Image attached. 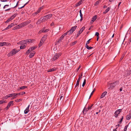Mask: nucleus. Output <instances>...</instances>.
Wrapping results in <instances>:
<instances>
[{
  "mask_svg": "<svg viewBox=\"0 0 131 131\" xmlns=\"http://www.w3.org/2000/svg\"><path fill=\"white\" fill-rule=\"evenodd\" d=\"M118 110V112H119V113H120L122 111V109H119L118 110Z\"/></svg>",
  "mask_w": 131,
  "mask_h": 131,
  "instance_id": "680f3d73",
  "label": "nucleus"
},
{
  "mask_svg": "<svg viewBox=\"0 0 131 131\" xmlns=\"http://www.w3.org/2000/svg\"><path fill=\"white\" fill-rule=\"evenodd\" d=\"M81 19H80V21H82V20H83V17H81Z\"/></svg>",
  "mask_w": 131,
  "mask_h": 131,
  "instance_id": "338daca9",
  "label": "nucleus"
},
{
  "mask_svg": "<svg viewBox=\"0 0 131 131\" xmlns=\"http://www.w3.org/2000/svg\"><path fill=\"white\" fill-rule=\"evenodd\" d=\"M27 87L26 86H23L20 87V89L21 90H23L25 89V88H26Z\"/></svg>",
  "mask_w": 131,
  "mask_h": 131,
  "instance_id": "bb28decb",
  "label": "nucleus"
},
{
  "mask_svg": "<svg viewBox=\"0 0 131 131\" xmlns=\"http://www.w3.org/2000/svg\"><path fill=\"white\" fill-rule=\"evenodd\" d=\"M82 0H81L79 2H78L76 4V6H78L82 4Z\"/></svg>",
  "mask_w": 131,
  "mask_h": 131,
  "instance_id": "a211bd4d",
  "label": "nucleus"
},
{
  "mask_svg": "<svg viewBox=\"0 0 131 131\" xmlns=\"http://www.w3.org/2000/svg\"><path fill=\"white\" fill-rule=\"evenodd\" d=\"M43 37L41 39L40 43L39 44V46L40 47L41 46L43 43V40H45L43 39Z\"/></svg>",
  "mask_w": 131,
  "mask_h": 131,
  "instance_id": "4468645a",
  "label": "nucleus"
},
{
  "mask_svg": "<svg viewBox=\"0 0 131 131\" xmlns=\"http://www.w3.org/2000/svg\"><path fill=\"white\" fill-rule=\"evenodd\" d=\"M20 93H21V95H23L24 94H25V92H20Z\"/></svg>",
  "mask_w": 131,
  "mask_h": 131,
  "instance_id": "3c124183",
  "label": "nucleus"
},
{
  "mask_svg": "<svg viewBox=\"0 0 131 131\" xmlns=\"http://www.w3.org/2000/svg\"><path fill=\"white\" fill-rule=\"evenodd\" d=\"M23 25V26H25L27 25V22L26 21H25L23 23H22Z\"/></svg>",
  "mask_w": 131,
  "mask_h": 131,
  "instance_id": "f704fd0d",
  "label": "nucleus"
},
{
  "mask_svg": "<svg viewBox=\"0 0 131 131\" xmlns=\"http://www.w3.org/2000/svg\"><path fill=\"white\" fill-rule=\"evenodd\" d=\"M77 27V26H74L72 27L70 30L68 31V32L71 34L76 29Z\"/></svg>",
  "mask_w": 131,
  "mask_h": 131,
  "instance_id": "1a4fd4ad",
  "label": "nucleus"
},
{
  "mask_svg": "<svg viewBox=\"0 0 131 131\" xmlns=\"http://www.w3.org/2000/svg\"><path fill=\"white\" fill-rule=\"evenodd\" d=\"M22 100V99H17V100H15V101L16 102H19Z\"/></svg>",
  "mask_w": 131,
  "mask_h": 131,
  "instance_id": "c9c22d12",
  "label": "nucleus"
},
{
  "mask_svg": "<svg viewBox=\"0 0 131 131\" xmlns=\"http://www.w3.org/2000/svg\"><path fill=\"white\" fill-rule=\"evenodd\" d=\"M17 14L16 13L15 14L12 16L6 21L5 22V23H8L9 22L13 20L15 17H16Z\"/></svg>",
  "mask_w": 131,
  "mask_h": 131,
  "instance_id": "0eeeda50",
  "label": "nucleus"
},
{
  "mask_svg": "<svg viewBox=\"0 0 131 131\" xmlns=\"http://www.w3.org/2000/svg\"><path fill=\"white\" fill-rule=\"evenodd\" d=\"M99 34L98 32H96L95 35L97 36V37L99 36Z\"/></svg>",
  "mask_w": 131,
  "mask_h": 131,
  "instance_id": "c03bdc74",
  "label": "nucleus"
},
{
  "mask_svg": "<svg viewBox=\"0 0 131 131\" xmlns=\"http://www.w3.org/2000/svg\"><path fill=\"white\" fill-rule=\"evenodd\" d=\"M91 39H89L86 42V43L85 46H86V45H88V44L90 42V40Z\"/></svg>",
  "mask_w": 131,
  "mask_h": 131,
  "instance_id": "a19ab883",
  "label": "nucleus"
},
{
  "mask_svg": "<svg viewBox=\"0 0 131 131\" xmlns=\"http://www.w3.org/2000/svg\"><path fill=\"white\" fill-rule=\"evenodd\" d=\"M4 46V45H3V42H0V46Z\"/></svg>",
  "mask_w": 131,
  "mask_h": 131,
  "instance_id": "864d4df0",
  "label": "nucleus"
},
{
  "mask_svg": "<svg viewBox=\"0 0 131 131\" xmlns=\"http://www.w3.org/2000/svg\"><path fill=\"white\" fill-rule=\"evenodd\" d=\"M86 84V82H83V83L82 84V86L83 87Z\"/></svg>",
  "mask_w": 131,
  "mask_h": 131,
  "instance_id": "13d9d810",
  "label": "nucleus"
},
{
  "mask_svg": "<svg viewBox=\"0 0 131 131\" xmlns=\"http://www.w3.org/2000/svg\"><path fill=\"white\" fill-rule=\"evenodd\" d=\"M52 14H50L44 16L43 18H41L38 21L40 23L45 21L48 19H49L52 16Z\"/></svg>",
  "mask_w": 131,
  "mask_h": 131,
  "instance_id": "f257e3e1",
  "label": "nucleus"
},
{
  "mask_svg": "<svg viewBox=\"0 0 131 131\" xmlns=\"http://www.w3.org/2000/svg\"><path fill=\"white\" fill-rule=\"evenodd\" d=\"M63 96H61L60 97V100H61L62 99H63Z\"/></svg>",
  "mask_w": 131,
  "mask_h": 131,
  "instance_id": "052dcab7",
  "label": "nucleus"
},
{
  "mask_svg": "<svg viewBox=\"0 0 131 131\" xmlns=\"http://www.w3.org/2000/svg\"><path fill=\"white\" fill-rule=\"evenodd\" d=\"M95 91V89H94V90L92 91V92L91 93V95H92L93 94V93Z\"/></svg>",
  "mask_w": 131,
  "mask_h": 131,
  "instance_id": "5fc2aeb1",
  "label": "nucleus"
},
{
  "mask_svg": "<svg viewBox=\"0 0 131 131\" xmlns=\"http://www.w3.org/2000/svg\"><path fill=\"white\" fill-rule=\"evenodd\" d=\"M19 51L18 50H17L15 49H13L9 53L7 54L8 57H11L16 54Z\"/></svg>",
  "mask_w": 131,
  "mask_h": 131,
  "instance_id": "7ed1b4c3",
  "label": "nucleus"
},
{
  "mask_svg": "<svg viewBox=\"0 0 131 131\" xmlns=\"http://www.w3.org/2000/svg\"><path fill=\"white\" fill-rule=\"evenodd\" d=\"M56 70V69L54 68H52L48 70V72H50Z\"/></svg>",
  "mask_w": 131,
  "mask_h": 131,
  "instance_id": "412c9836",
  "label": "nucleus"
},
{
  "mask_svg": "<svg viewBox=\"0 0 131 131\" xmlns=\"http://www.w3.org/2000/svg\"><path fill=\"white\" fill-rule=\"evenodd\" d=\"M124 56H123L121 57V58H120V59L119 60L120 61H121L122 60V59L124 58Z\"/></svg>",
  "mask_w": 131,
  "mask_h": 131,
  "instance_id": "de8ad7c7",
  "label": "nucleus"
},
{
  "mask_svg": "<svg viewBox=\"0 0 131 131\" xmlns=\"http://www.w3.org/2000/svg\"><path fill=\"white\" fill-rule=\"evenodd\" d=\"M116 85V82H108V86L109 89H113Z\"/></svg>",
  "mask_w": 131,
  "mask_h": 131,
  "instance_id": "20e7f679",
  "label": "nucleus"
},
{
  "mask_svg": "<svg viewBox=\"0 0 131 131\" xmlns=\"http://www.w3.org/2000/svg\"><path fill=\"white\" fill-rule=\"evenodd\" d=\"M126 76H127L130 75L131 74V70H129V71L126 72Z\"/></svg>",
  "mask_w": 131,
  "mask_h": 131,
  "instance_id": "6ab92c4d",
  "label": "nucleus"
},
{
  "mask_svg": "<svg viewBox=\"0 0 131 131\" xmlns=\"http://www.w3.org/2000/svg\"><path fill=\"white\" fill-rule=\"evenodd\" d=\"M11 9V8H9L8 9H5V11L7 12V11H8L10 10Z\"/></svg>",
  "mask_w": 131,
  "mask_h": 131,
  "instance_id": "8fccbe9b",
  "label": "nucleus"
},
{
  "mask_svg": "<svg viewBox=\"0 0 131 131\" xmlns=\"http://www.w3.org/2000/svg\"><path fill=\"white\" fill-rule=\"evenodd\" d=\"M9 6V5H4L3 7V8L4 9L6 7H8Z\"/></svg>",
  "mask_w": 131,
  "mask_h": 131,
  "instance_id": "49530a36",
  "label": "nucleus"
},
{
  "mask_svg": "<svg viewBox=\"0 0 131 131\" xmlns=\"http://www.w3.org/2000/svg\"><path fill=\"white\" fill-rule=\"evenodd\" d=\"M35 53H31L29 55V57L30 58H31L32 57L34 56Z\"/></svg>",
  "mask_w": 131,
  "mask_h": 131,
  "instance_id": "a878e982",
  "label": "nucleus"
},
{
  "mask_svg": "<svg viewBox=\"0 0 131 131\" xmlns=\"http://www.w3.org/2000/svg\"><path fill=\"white\" fill-rule=\"evenodd\" d=\"M26 21L27 22V25H28L30 23V22H31V21L30 20H29L28 21Z\"/></svg>",
  "mask_w": 131,
  "mask_h": 131,
  "instance_id": "6e6d98bb",
  "label": "nucleus"
},
{
  "mask_svg": "<svg viewBox=\"0 0 131 131\" xmlns=\"http://www.w3.org/2000/svg\"><path fill=\"white\" fill-rule=\"evenodd\" d=\"M29 106L30 105H29L26 108V110H25L24 111V113L25 114H27L28 112Z\"/></svg>",
  "mask_w": 131,
  "mask_h": 131,
  "instance_id": "2eb2a0df",
  "label": "nucleus"
},
{
  "mask_svg": "<svg viewBox=\"0 0 131 131\" xmlns=\"http://www.w3.org/2000/svg\"><path fill=\"white\" fill-rule=\"evenodd\" d=\"M42 9V7H40V8H39L38 10H39L40 11V10Z\"/></svg>",
  "mask_w": 131,
  "mask_h": 131,
  "instance_id": "e2e57ef3",
  "label": "nucleus"
},
{
  "mask_svg": "<svg viewBox=\"0 0 131 131\" xmlns=\"http://www.w3.org/2000/svg\"><path fill=\"white\" fill-rule=\"evenodd\" d=\"M49 30L48 29H45V28H43L42 30L40 31L39 32V33L40 34L42 32H48L49 31Z\"/></svg>",
  "mask_w": 131,
  "mask_h": 131,
  "instance_id": "9b49d317",
  "label": "nucleus"
},
{
  "mask_svg": "<svg viewBox=\"0 0 131 131\" xmlns=\"http://www.w3.org/2000/svg\"><path fill=\"white\" fill-rule=\"evenodd\" d=\"M71 33H70V32H68V31H67V32L64 33L62 35H63L64 37L65 36H66L67 35H69Z\"/></svg>",
  "mask_w": 131,
  "mask_h": 131,
  "instance_id": "393cba45",
  "label": "nucleus"
},
{
  "mask_svg": "<svg viewBox=\"0 0 131 131\" xmlns=\"http://www.w3.org/2000/svg\"><path fill=\"white\" fill-rule=\"evenodd\" d=\"M82 74H81L79 76V78L77 82H79L80 81L83 82H86V80L85 79V77L84 76L82 77Z\"/></svg>",
  "mask_w": 131,
  "mask_h": 131,
  "instance_id": "423d86ee",
  "label": "nucleus"
},
{
  "mask_svg": "<svg viewBox=\"0 0 131 131\" xmlns=\"http://www.w3.org/2000/svg\"><path fill=\"white\" fill-rule=\"evenodd\" d=\"M31 51L30 49H29L26 52V54H28Z\"/></svg>",
  "mask_w": 131,
  "mask_h": 131,
  "instance_id": "c756f323",
  "label": "nucleus"
},
{
  "mask_svg": "<svg viewBox=\"0 0 131 131\" xmlns=\"http://www.w3.org/2000/svg\"><path fill=\"white\" fill-rule=\"evenodd\" d=\"M100 2L99 1H97L96 2V3L94 4V5L96 6L98 5L99 3Z\"/></svg>",
  "mask_w": 131,
  "mask_h": 131,
  "instance_id": "7c9ffc66",
  "label": "nucleus"
},
{
  "mask_svg": "<svg viewBox=\"0 0 131 131\" xmlns=\"http://www.w3.org/2000/svg\"><path fill=\"white\" fill-rule=\"evenodd\" d=\"M110 8L109 7H108L105 11L107 13L110 10Z\"/></svg>",
  "mask_w": 131,
  "mask_h": 131,
  "instance_id": "ea45409f",
  "label": "nucleus"
},
{
  "mask_svg": "<svg viewBox=\"0 0 131 131\" xmlns=\"http://www.w3.org/2000/svg\"><path fill=\"white\" fill-rule=\"evenodd\" d=\"M131 118V113H129V114L127 115L126 116V119L127 120H129Z\"/></svg>",
  "mask_w": 131,
  "mask_h": 131,
  "instance_id": "dca6fc26",
  "label": "nucleus"
},
{
  "mask_svg": "<svg viewBox=\"0 0 131 131\" xmlns=\"http://www.w3.org/2000/svg\"><path fill=\"white\" fill-rule=\"evenodd\" d=\"M123 116H122V117L121 119V120H120V121L119 122V123H121V122L122 121V120H123Z\"/></svg>",
  "mask_w": 131,
  "mask_h": 131,
  "instance_id": "a18cd8bd",
  "label": "nucleus"
},
{
  "mask_svg": "<svg viewBox=\"0 0 131 131\" xmlns=\"http://www.w3.org/2000/svg\"><path fill=\"white\" fill-rule=\"evenodd\" d=\"M40 12L39 10H38L37 11L33 14L34 16H35Z\"/></svg>",
  "mask_w": 131,
  "mask_h": 131,
  "instance_id": "b1692460",
  "label": "nucleus"
},
{
  "mask_svg": "<svg viewBox=\"0 0 131 131\" xmlns=\"http://www.w3.org/2000/svg\"><path fill=\"white\" fill-rule=\"evenodd\" d=\"M85 47L88 50L91 49L93 48V47H89L88 45H86V46H85Z\"/></svg>",
  "mask_w": 131,
  "mask_h": 131,
  "instance_id": "cd10ccee",
  "label": "nucleus"
},
{
  "mask_svg": "<svg viewBox=\"0 0 131 131\" xmlns=\"http://www.w3.org/2000/svg\"><path fill=\"white\" fill-rule=\"evenodd\" d=\"M14 97L13 98V99H14L17 97V95H18V93H14Z\"/></svg>",
  "mask_w": 131,
  "mask_h": 131,
  "instance_id": "58836bf2",
  "label": "nucleus"
},
{
  "mask_svg": "<svg viewBox=\"0 0 131 131\" xmlns=\"http://www.w3.org/2000/svg\"><path fill=\"white\" fill-rule=\"evenodd\" d=\"M54 24V23L53 22H52L51 24H50V26H52Z\"/></svg>",
  "mask_w": 131,
  "mask_h": 131,
  "instance_id": "bf43d9fd",
  "label": "nucleus"
},
{
  "mask_svg": "<svg viewBox=\"0 0 131 131\" xmlns=\"http://www.w3.org/2000/svg\"><path fill=\"white\" fill-rule=\"evenodd\" d=\"M61 55V53H56L53 57L52 58V61H55Z\"/></svg>",
  "mask_w": 131,
  "mask_h": 131,
  "instance_id": "39448f33",
  "label": "nucleus"
},
{
  "mask_svg": "<svg viewBox=\"0 0 131 131\" xmlns=\"http://www.w3.org/2000/svg\"><path fill=\"white\" fill-rule=\"evenodd\" d=\"M26 45H21V46L20 47V49H22L26 47Z\"/></svg>",
  "mask_w": 131,
  "mask_h": 131,
  "instance_id": "4be33fe9",
  "label": "nucleus"
},
{
  "mask_svg": "<svg viewBox=\"0 0 131 131\" xmlns=\"http://www.w3.org/2000/svg\"><path fill=\"white\" fill-rule=\"evenodd\" d=\"M5 103V101L3 100L0 101V104H2L3 103Z\"/></svg>",
  "mask_w": 131,
  "mask_h": 131,
  "instance_id": "4c0bfd02",
  "label": "nucleus"
},
{
  "mask_svg": "<svg viewBox=\"0 0 131 131\" xmlns=\"http://www.w3.org/2000/svg\"><path fill=\"white\" fill-rule=\"evenodd\" d=\"M107 92L106 91H105L103 92L100 96V98H102L104 97L105 95L107 94Z\"/></svg>",
  "mask_w": 131,
  "mask_h": 131,
  "instance_id": "ddd939ff",
  "label": "nucleus"
},
{
  "mask_svg": "<svg viewBox=\"0 0 131 131\" xmlns=\"http://www.w3.org/2000/svg\"><path fill=\"white\" fill-rule=\"evenodd\" d=\"M114 116L115 117H117V116H118V115L117 114H115Z\"/></svg>",
  "mask_w": 131,
  "mask_h": 131,
  "instance_id": "0e129e2a",
  "label": "nucleus"
},
{
  "mask_svg": "<svg viewBox=\"0 0 131 131\" xmlns=\"http://www.w3.org/2000/svg\"><path fill=\"white\" fill-rule=\"evenodd\" d=\"M77 42V41H75L74 42L72 43H71V46H73L75 45Z\"/></svg>",
  "mask_w": 131,
  "mask_h": 131,
  "instance_id": "c85d7f7f",
  "label": "nucleus"
},
{
  "mask_svg": "<svg viewBox=\"0 0 131 131\" xmlns=\"http://www.w3.org/2000/svg\"><path fill=\"white\" fill-rule=\"evenodd\" d=\"M13 101H12L9 102L7 105V106L5 108L6 110H7L8 108L10 107V106L12 105H13Z\"/></svg>",
  "mask_w": 131,
  "mask_h": 131,
  "instance_id": "6e6552de",
  "label": "nucleus"
},
{
  "mask_svg": "<svg viewBox=\"0 0 131 131\" xmlns=\"http://www.w3.org/2000/svg\"><path fill=\"white\" fill-rule=\"evenodd\" d=\"M36 48V47H31L30 49L31 50V51L32 50H33L35 49Z\"/></svg>",
  "mask_w": 131,
  "mask_h": 131,
  "instance_id": "473e14b6",
  "label": "nucleus"
},
{
  "mask_svg": "<svg viewBox=\"0 0 131 131\" xmlns=\"http://www.w3.org/2000/svg\"><path fill=\"white\" fill-rule=\"evenodd\" d=\"M10 45V43L6 42V44H5V46H8V45Z\"/></svg>",
  "mask_w": 131,
  "mask_h": 131,
  "instance_id": "79ce46f5",
  "label": "nucleus"
},
{
  "mask_svg": "<svg viewBox=\"0 0 131 131\" xmlns=\"http://www.w3.org/2000/svg\"><path fill=\"white\" fill-rule=\"evenodd\" d=\"M18 26H19V28H21V27H24L23 23H21L19 24V25H18Z\"/></svg>",
  "mask_w": 131,
  "mask_h": 131,
  "instance_id": "2f4dec72",
  "label": "nucleus"
},
{
  "mask_svg": "<svg viewBox=\"0 0 131 131\" xmlns=\"http://www.w3.org/2000/svg\"><path fill=\"white\" fill-rule=\"evenodd\" d=\"M34 40L31 39H28L25 40H23L20 41V43L21 45H27V43H32L33 42Z\"/></svg>",
  "mask_w": 131,
  "mask_h": 131,
  "instance_id": "f03ea898",
  "label": "nucleus"
},
{
  "mask_svg": "<svg viewBox=\"0 0 131 131\" xmlns=\"http://www.w3.org/2000/svg\"><path fill=\"white\" fill-rule=\"evenodd\" d=\"M107 6L106 5H104L103 6V8H107Z\"/></svg>",
  "mask_w": 131,
  "mask_h": 131,
  "instance_id": "774afa93",
  "label": "nucleus"
},
{
  "mask_svg": "<svg viewBox=\"0 0 131 131\" xmlns=\"http://www.w3.org/2000/svg\"><path fill=\"white\" fill-rule=\"evenodd\" d=\"M80 16L81 17H83V15L82 13L80 14Z\"/></svg>",
  "mask_w": 131,
  "mask_h": 131,
  "instance_id": "69168bd1",
  "label": "nucleus"
},
{
  "mask_svg": "<svg viewBox=\"0 0 131 131\" xmlns=\"http://www.w3.org/2000/svg\"><path fill=\"white\" fill-rule=\"evenodd\" d=\"M64 37V36L62 35L60 39H59L57 41L56 43L57 44L58 43H59L60 42H61V40L63 39Z\"/></svg>",
  "mask_w": 131,
  "mask_h": 131,
  "instance_id": "f8f14e48",
  "label": "nucleus"
},
{
  "mask_svg": "<svg viewBox=\"0 0 131 131\" xmlns=\"http://www.w3.org/2000/svg\"><path fill=\"white\" fill-rule=\"evenodd\" d=\"M1 2H7L8 1L7 0H1Z\"/></svg>",
  "mask_w": 131,
  "mask_h": 131,
  "instance_id": "4d7b16f0",
  "label": "nucleus"
},
{
  "mask_svg": "<svg viewBox=\"0 0 131 131\" xmlns=\"http://www.w3.org/2000/svg\"><path fill=\"white\" fill-rule=\"evenodd\" d=\"M128 126V125H126L124 128V131H126L127 129V127Z\"/></svg>",
  "mask_w": 131,
  "mask_h": 131,
  "instance_id": "e433bc0d",
  "label": "nucleus"
},
{
  "mask_svg": "<svg viewBox=\"0 0 131 131\" xmlns=\"http://www.w3.org/2000/svg\"><path fill=\"white\" fill-rule=\"evenodd\" d=\"M13 23H12L10 25H9L8 26V27L9 28H11L12 26H13Z\"/></svg>",
  "mask_w": 131,
  "mask_h": 131,
  "instance_id": "72a5a7b5",
  "label": "nucleus"
},
{
  "mask_svg": "<svg viewBox=\"0 0 131 131\" xmlns=\"http://www.w3.org/2000/svg\"><path fill=\"white\" fill-rule=\"evenodd\" d=\"M13 96L14 97V93L9 94L8 95L5 96L6 97V99H7L8 97H10Z\"/></svg>",
  "mask_w": 131,
  "mask_h": 131,
  "instance_id": "f3484780",
  "label": "nucleus"
},
{
  "mask_svg": "<svg viewBox=\"0 0 131 131\" xmlns=\"http://www.w3.org/2000/svg\"><path fill=\"white\" fill-rule=\"evenodd\" d=\"M93 105V104H92L91 106H89L87 108L88 110H87V111H88V110L91 109Z\"/></svg>",
  "mask_w": 131,
  "mask_h": 131,
  "instance_id": "5701e85b",
  "label": "nucleus"
},
{
  "mask_svg": "<svg viewBox=\"0 0 131 131\" xmlns=\"http://www.w3.org/2000/svg\"><path fill=\"white\" fill-rule=\"evenodd\" d=\"M85 27H83L81 28L80 30L78 32V34H77V36L78 37L80 34H81L83 30L85 29Z\"/></svg>",
  "mask_w": 131,
  "mask_h": 131,
  "instance_id": "9d476101",
  "label": "nucleus"
},
{
  "mask_svg": "<svg viewBox=\"0 0 131 131\" xmlns=\"http://www.w3.org/2000/svg\"><path fill=\"white\" fill-rule=\"evenodd\" d=\"M120 113L118 111V110H116L115 112V113L114 114H117L118 115Z\"/></svg>",
  "mask_w": 131,
  "mask_h": 131,
  "instance_id": "37998d69",
  "label": "nucleus"
},
{
  "mask_svg": "<svg viewBox=\"0 0 131 131\" xmlns=\"http://www.w3.org/2000/svg\"><path fill=\"white\" fill-rule=\"evenodd\" d=\"M79 82H77L75 86V87H76L79 85Z\"/></svg>",
  "mask_w": 131,
  "mask_h": 131,
  "instance_id": "603ef678",
  "label": "nucleus"
},
{
  "mask_svg": "<svg viewBox=\"0 0 131 131\" xmlns=\"http://www.w3.org/2000/svg\"><path fill=\"white\" fill-rule=\"evenodd\" d=\"M97 17V16L96 15L92 17V20L91 21H92L93 22H94L96 19Z\"/></svg>",
  "mask_w": 131,
  "mask_h": 131,
  "instance_id": "aec40b11",
  "label": "nucleus"
},
{
  "mask_svg": "<svg viewBox=\"0 0 131 131\" xmlns=\"http://www.w3.org/2000/svg\"><path fill=\"white\" fill-rule=\"evenodd\" d=\"M15 27V28L16 29H18L19 28H20L19 27V26H18V25L17 26H16V27Z\"/></svg>",
  "mask_w": 131,
  "mask_h": 131,
  "instance_id": "09e8293b",
  "label": "nucleus"
}]
</instances>
